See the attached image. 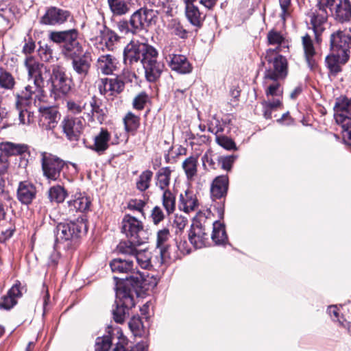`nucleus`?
I'll list each match as a JSON object with an SVG mask.
<instances>
[{
  "label": "nucleus",
  "mask_w": 351,
  "mask_h": 351,
  "mask_svg": "<svg viewBox=\"0 0 351 351\" xmlns=\"http://www.w3.org/2000/svg\"><path fill=\"white\" fill-rule=\"evenodd\" d=\"M157 50L152 45L138 41H130L123 51L124 63L133 68L139 61L145 69V77L149 82H155L164 69V64L157 60Z\"/></svg>",
  "instance_id": "f257e3e1"
},
{
  "label": "nucleus",
  "mask_w": 351,
  "mask_h": 351,
  "mask_svg": "<svg viewBox=\"0 0 351 351\" xmlns=\"http://www.w3.org/2000/svg\"><path fill=\"white\" fill-rule=\"evenodd\" d=\"M143 286V277H131L122 284L117 285L116 290L117 306L113 310V318L117 323L124 322L130 308L134 306V295Z\"/></svg>",
  "instance_id": "f03ea898"
},
{
  "label": "nucleus",
  "mask_w": 351,
  "mask_h": 351,
  "mask_svg": "<svg viewBox=\"0 0 351 351\" xmlns=\"http://www.w3.org/2000/svg\"><path fill=\"white\" fill-rule=\"evenodd\" d=\"M265 68L263 84L268 81H278L287 75V62L285 57L279 54V47L266 51L262 62Z\"/></svg>",
  "instance_id": "7ed1b4c3"
},
{
  "label": "nucleus",
  "mask_w": 351,
  "mask_h": 351,
  "mask_svg": "<svg viewBox=\"0 0 351 351\" xmlns=\"http://www.w3.org/2000/svg\"><path fill=\"white\" fill-rule=\"evenodd\" d=\"M78 32L75 29L65 31H53L49 34V38L55 43L62 44L61 53L64 57L81 55L83 48L77 40Z\"/></svg>",
  "instance_id": "20e7f679"
},
{
  "label": "nucleus",
  "mask_w": 351,
  "mask_h": 351,
  "mask_svg": "<svg viewBox=\"0 0 351 351\" xmlns=\"http://www.w3.org/2000/svg\"><path fill=\"white\" fill-rule=\"evenodd\" d=\"M86 230V224L83 219H77L75 221L60 222L56 226L53 233L55 236V246L66 243V247L76 241L82 231Z\"/></svg>",
  "instance_id": "39448f33"
},
{
  "label": "nucleus",
  "mask_w": 351,
  "mask_h": 351,
  "mask_svg": "<svg viewBox=\"0 0 351 351\" xmlns=\"http://www.w3.org/2000/svg\"><path fill=\"white\" fill-rule=\"evenodd\" d=\"M339 0H317L316 9L310 14L311 24L317 43L321 42L320 36L325 30L329 12L331 13Z\"/></svg>",
  "instance_id": "423d86ee"
},
{
  "label": "nucleus",
  "mask_w": 351,
  "mask_h": 351,
  "mask_svg": "<svg viewBox=\"0 0 351 351\" xmlns=\"http://www.w3.org/2000/svg\"><path fill=\"white\" fill-rule=\"evenodd\" d=\"M330 49L336 53L339 60L346 63L350 57L351 48V27L339 29L330 37Z\"/></svg>",
  "instance_id": "0eeeda50"
},
{
  "label": "nucleus",
  "mask_w": 351,
  "mask_h": 351,
  "mask_svg": "<svg viewBox=\"0 0 351 351\" xmlns=\"http://www.w3.org/2000/svg\"><path fill=\"white\" fill-rule=\"evenodd\" d=\"M121 232L127 238L134 241L138 245L146 242L147 232L144 229L143 222L130 215H125L121 221Z\"/></svg>",
  "instance_id": "6e6552de"
},
{
  "label": "nucleus",
  "mask_w": 351,
  "mask_h": 351,
  "mask_svg": "<svg viewBox=\"0 0 351 351\" xmlns=\"http://www.w3.org/2000/svg\"><path fill=\"white\" fill-rule=\"evenodd\" d=\"M43 175L47 179L56 181L60 176V173L65 165V162L56 156L51 154L43 153L41 158Z\"/></svg>",
  "instance_id": "1a4fd4ad"
},
{
  "label": "nucleus",
  "mask_w": 351,
  "mask_h": 351,
  "mask_svg": "<svg viewBox=\"0 0 351 351\" xmlns=\"http://www.w3.org/2000/svg\"><path fill=\"white\" fill-rule=\"evenodd\" d=\"M25 66L27 70L28 78L43 88L45 80L48 77L50 78L51 75L50 69L36 61L32 56L25 58Z\"/></svg>",
  "instance_id": "9d476101"
},
{
  "label": "nucleus",
  "mask_w": 351,
  "mask_h": 351,
  "mask_svg": "<svg viewBox=\"0 0 351 351\" xmlns=\"http://www.w3.org/2000/svg\"><path fill=\"white\" fill-rule=\"evenodd\" d=\"M110 266L112 272L128 275L125 279L114 277L116 280V288H117V285L125 282L127 280L130 279L131 277L136 278L141 276L143 277V282L145 280L143 274L138 271L136 273L135 272L136 268L134 267V262L132 260L114 258L110 262Z\"/></svg>",
  "instance_id": "9b49d317"
},
{
  "label": "nucleus",
  "mask_w": 351,
  "mask_h": 351,
  "mask_svg": "<svg viewBox=\"0 0 351 351\" xmlns=\"http://www.w3.org/2000/svg\"><path fill=\"white\" fill-rule=\"evenodd\" d=\"M27 146L24 144H16L11 142L0 145V176L5 174L9 167L8 156L22 154L27 151Z\"/></svg>",
  "instance_id": "f8f14e48"
},
{
  "label": "nucleus",
  "mask_w": 351,
  "mask_h": 351,
  "mask_svg": "<svg viewBox=\"0 0 351 351\" xmlns=\"http://www.w3.org/2000/svg\"><path fill=\"white\" fill-rule=\"evenodd\" d=\"M72 19L69 11L57 7H49L40 18V23L46 25H60Z\"/></svg>",
  "instance_id": "ddd939ff"
},
{
  "label": "nucleus",
  "mask_w": 351,
  "mask_h": 351,
  "mask_svg": "<svg viewBox=\"0 0 351 351\" xmlns=\"http://www.w3.org/2000/svg\"><path fill=\"white\" fill-rule=\"evenodd\" d=\"M50 80L53 88L63 95L67 94L71 88L72 80L66 74V69L60 65L52 66Z\"/></svg>",
  "instance_id": "4468645a"
},
{
  "label": "nucleus",
  "mask_w": 351,
  "mask_h": 351,
  "mask_svg": "<svg viewBox=\"0 0 351 351\" xmlns=\"http://www.w3.org/2000/svg\"><path fill=\"white\" fill-rule=\"evenodd\" d=\"M171 45L164 48V53L166 54V59L170 68L181 74L191 73L193 67L187 58L183 55L171 53Z\"/></svg>",
  "instance_id": "2eb2a0df"
},
{
  "label": "nucleus",
  "mask_w": 351,
  "mask_h": 351,
  "mask_svg": "<svg viewBox=\"0 0 351 351\" xmlns=\"http://www.w3.org/2000/svg\"><path fill=\"white\" fill-rule=\"evenodd\" d=\"M265 88L267 100L262 104L270 108H278L282 106V90L278 81H268L267 85L263 84Z\"/></svg>",
  "instance_id": "dca6fc26"
},
{
  "label": "nucleus",
  "mask_w": 351,
  "mask_h": 351,
  "mask_svg": "<svg viewBox=\"0 0 351 351\" xmlns=\"http://www.w3.org/2000/svg\"><path fill=\"white\" fill-rule=\"evenodd\" d=\"M63 132L70 141H76L79 139L84 129L82 117H65L62 122Z\"/></svg>",
  "instance_id": "f3484780"
},
{
  "label": "nucleus",
  "mask_w": 351,
  "mask_h": 351,
  "mask_svg": "<svg viewBox=\"0 0 351 351\" xmlns=\"http://www.w3.org/2000/svg\"><path fill=\"white\" fill-rule=\"evenodd\" d=\"M43 97L44 89L28 78V84L25 86L21 94L18 95L17 101L27 105L32 101L34 102L37 100L41 101Z\"/></svg>",
  "instance_id": "a211bd4d"
},
{
  "label": "nucleus",
  "mask_w": 351,
  "mask_h": 351,
  "mask_svg": "<svg viewBox=\"0 0 351 351\" xmlns=\"http://www.w3.org/2000/svg\"><path fill=\"white\" fill-rule=\"evenodd\" d=\"M66 58L72 60V68L80 80H84L88 75L92 62L90 52Z\"/></svg>",
  "instance_id": "6ab92c4d"
},
{
  "label": "nucleus",
  "mask_w": 351,
  "mask_h": 351,
  "mask_svg": "<svg viewBox=\"0 0 351 351\" xmlns=\"http://www.w3.org/2000/svg\"><path fill=\"white\" fill-rule=\"evenodd\" d=\"M302 45L308 66L311 70L315 69L317 66L319 55L315 50L311 37L308 34L302 37Z\"/></svg>",
  "instance_id": "aec40b11"
},
{
  "label": "nucleus",
  "mask_w": 351,
  "mask_h": 351,
  "mask_svg": "<svg viewBox=\"0 0 351 351\" xmlns=\"http://www.w3.org/2000/svg\"><path fill=\"white\" fill-rule=\"evenodd\" d=\"M85 113L89 122H95L97 120L101 124L106 119L107 110L102 106L99 99L93 97L89 101V108L86 109Z\"/></svg>",
  "instance_id": "412c9836"
},
{
  "label": "nucleus",
  "mask_w": 351,
  "mask_h": 351,
  "mask_svg": "<svg viewBox=\"0 0 351 351\" xmlns=\"http://www.w3.org/2000/svg\"><path fill=\"white\" fill-rule=\"evenodd\" d=\"M334 20L339 23H346L351 21V2L350 0H339L330 13Z\"/></svg>",
  "instance_id": "4be33fe9"
},
{
  "label": "nucleus",
  "mask_w": 351,
  "mask_h": 351,
  "mask_svg": "<svg viewBox=\"0 0 351 351\" xmlns=\"http://www.w3.org/2000/svg\"><path fill=\"white\" fill-rule=\"evenodd\" d=\"M23 289L21 283L19 281H16L8 291L7 294L1 298L0 308L10 310L15 306L17 303V300L23 295Z\"/></svg>",
  "instance_id": "5701e85b"
},
{
  "label": "nucleus",
  "mask_w": 351,
  "mask_h": 351,
  "mask_svg": "<svg viewBox=\"0 0 351 351\" xmlns=\"http://www.w3.org/2000/svg\"><path fill=\"white\" fill-rule=\"evenodd\" d=\"M59 119L58 110L53 108H45L40 110L39 125L47 130H53L57 125Z\"/></svg>",
  "instance_id": "b1692460"
},
{
  "label": "nucleus",
  "mask_w": 351,
  "mask_h": 351,
  "mask_svg": "<svg viewBox=\"0 0 351 351\" xmlns=\"http://www.w3.org/2000/svg\"><path fill=\"white\" fill-rule=\"evenodd\" d=\"M119 36L112 30L104 27L103 29L99 31V35L96 37L97 43H95L97 49H104L112 50L114 43L118 40Z\"/></svg>",
  "instance_id": "393cba45"
},
{
  "label": "nucleus",
  "mask_w": 351,
  "mask_h": 351,
  "mask_svg": "<svg viewBox=\"0 0 351 351\" xmlns=\"http://www.w3.org/2000/svg\"><path fill=\"white\" fill-rule=\"evenodd\" d=\"M36 188L29 181L21 182L17 189V198L23 204L28 205L36 196Z\"/></svg>",
  "instance_id": "a878e982"
},
{
  "label": "nucleus",
  "mask_w": 351,
  "mask_h": 351,
  "mask_svg": "<svg viewBox=\"0 0 351 351\" xmlns=\"http://www.w3.org/2000/svg\"><path fill=\"white\" fill-rule=\"evenodd\" d=\"M189 239L195 248H202L206 245L208 236L202 224H196L192 226Z\"/></svg>",
  "instance_id": "bb28decb"
},
{
  "label": "nucleus",
  "mask_w": 351,
  "mask_h": 351,
  "mask_svg": "<svg viewBox=\"0 0 351 351\" xmlns=\"http://www.w3.org/2000/svg\"><path fill=\"white\" fill-rule=\"evenodd\" d=\"M229 180L226 175L216 177L210 186V194L213 198L221 199L225 197L228 189Z\"/></svg>",
  "instance_id": "cd10ccee"
},
{
  "label": "nucleus",
  "mask_w": 351,
  "mask_h": 351,
  "mask_svg": "<svg viewBox=\"0 0 351 351\" xmlns=\"http://www.w3.org/2000/svg\"><path fill=\"white\" fill-rule=\"evenodd\" d=\"M117 59L110 54L100 56L97 61V69L104 75H110L117 69Z\"/></svg>",
  "instance_id": "c85d7f7f"
},
{
  "label": "nucleus",
  "mask_w": 351,
  "mask_h": 351,
  "mask_svg": "<svg viewBox=\"0 0 351 351\" xmlns=\"http://www.w3.org/2000/svg\"><path fill=\"white\" fill-rule=\"evenodd\" d=\"M110 134L106 129L101 128L99 133L94 138V144L91 149L99 154H102L108 149L109 141L110 140Z\"/></svg>",
  "instance_id": "c756f323"
},
{
  "label": "nucleus",
  "mask_w": 351,
  "mask_h": 351,
  "mask_svg": "<svg viewBox=\"0 0 351 351\" xmlns=\"http://www.w3.org/2000/svg\"><path fill=\"white\" fill-rule=\"evenodd\" d=\"M179 208L184 213H189L198 207L197 199L192 192L186 191L180 195Z\"/></svg>",
  "instance_id": "7c9ffc66"
},
{
  "label": "nucleus",
  "mask_w": 351,
  "mask_h": 351,
  "mask_svg": "<svg viewBox=\"0 0 351 351\" xmlns=\"http://www.w3.org/2000/svg\"><path fill=\"white\" fill-rule=\"evenodd\" d=\"M170 232L167 228H164L157 232L156 247L160 250V254L162 259L169 256L167 253L168 245L167 242L169 239Z\"/></svg>",
  "instance_id": "2f4dec72"
},
{
  "label": "nucleus",
  "mask_w": 351,
  "mask_h": 351,
  "mask_svg": "<svg viewBox=\"0 0 351 351\" xmlns=\"http://www.w3.org/2000/svg\"><path fill=\"white\" fill-rule=\"evenodd\" d=\"M90 202L88 197L81 195L67 202L69 212L73 213L75 211L84 212L88 210Z\"/></svg>",
  "instance_id": "473e14b6"
},
{
  "label": "nucleus",
  "mask_w": 351,
  "mask_h": 351,
  "mask_svg": "<svg viewBox=\"0 0 351 351\" xmlns=\"http://www.w3.org/2000/svg\"><path fill=\"white\" fill-rule=\"evenodd\" d=\"M171 170L169 167H162L156 173V185L162 191L169 190Z\"/></svg>",
  "instance_id": "72a5a7b5"
},
{
  "label": "nucleus",
  "mask_w": 351,
  "mask_h": 351,
  "mask_svg": "<svg viewBox=\"0 0 351 351\" xmlns=\"http://www.w3.org/2000/svg\"><path fill=\"white\" fill-rule=\"evenodd\" d=\"M347 114H335L336 122L341 125L344 139L351 141V117Z\"/></svg>",
  "instance_id": "f704fd0d"
},
{
  "label": "nucleus",
  "mask_w": 351,
  "mask_h": 351,
  "mask_svg": "<svg viewBox=\"0 0 351 351\" xmlns=\"http://www.w3.org/2000/svg\"><path fill=\"white\" fill-rule=\"evenodd\" d=\"M108 3L114 16L125 15L130 11L129 3L125 0H108Z\"/></svg>",
  "instance_id": "c9c22d12"
},
{
  "label": "nucleus",
  "mask_w": 351,
  "mask_h": 351,
  "mask_svg": "<svg viewBox=\"0 0 351 351\" xmlns=\"http://www.w3.org/2000/svg\"><path fill=\"white\" fill-rule=\"evenodd\" d=\"M130 25L132 27V29L136 30V32L147 27L142 8L138 9L131 15Z\"/></svg>",
  "instance_id": "e433bc0d"
},
{
  "label": "nucleus",
  "mask_w": 351,
  "mask_h": 351,
  "mask_svg": "<svg viewBox=\"0 0 351 351\" xmlns=\"http://www.w3.org/2000/svg\"><path fill=\"white\" fill-rule=\"evenodd\" d=\"M134 257L141 268L144 269H150L152 267L151 262L152 253L149 250H137Z\"/></svg>",
  "instance_id": "4c0bfd02"
},
{
  "label": "nucleus",
  "mask_w": 351,
  "mask_h": 351,
  "mask_svg": "<svg viewBox=\"0 0 351 351\" xmlns=\"http://www.w3.org/2000/svg\"><path fill=\"white\" fill-rule=\"evenodd\" d=\"M211 238L217 245L225 243L228 237L225 227L223 224L217 221L213 223V230Z\"/></svg>",
  "instance_id": "58836bf2"
},
{
  "label": "nucleus",
  "mask_w": 351,
  "mask_h": 351,
  "mask_svg": "<svg viewBox=\"0 0 351 351\" xmlns=\"http://www.w3.org/2000/svg\"><path fill=\"white\" fill-rule=\"evenodd\" d=\"M182 168L184 170L186 178L191 180L196 176L197 171V157L190 156L182 162Z\"/></svg>",
  "instance_id": "ea45409f"
},
{
  "label": "nucleus",
  "mask_w": 351,
  "mask_h": 351,
  "mask_svg": "<svg viewBox=\"0 0 351 351\" xmlns=\"http://www.w3.org/2000/svg\"><path fill=\"white\" fill-rule=\"evenodd\" d=\"M23 105L25 104L23 103H19V101H16V103L19 123L22 125H30L34 122V114L26 108H23L22 107Z\"/></svg>",
  "instance_id": "a19ab883"
},
{
  "label": "nucleus",
  "mask_w": 351,
  "mask_h": 351,
  "mask_svg": "<svg viewBox=\"0 0 351 351\" xmlns=\"http://www.w3.org/2000/svg\"><path fill=\"white\" fill-rule=\"evenodd\" d=\"M185 12L187 19L192 25L197 27L201 25L203 18L201 16V13L197 6H187L185 8Z\"/></svg>",
  "instance_id": "79ce46f5"
},
{
  "label": "nucleus",
  "mask_w": 351,
  "mask_h": 351,
  "mask_svg": "<svg viewBox=\"0 0 351 351\" xmlns=\"http://www.w3.org/2000/svg\"><path fill=\"white\" fill-rule=\"evenodd\" d=\"M334 110L335 112V114L351 115V107L350 106L348 98L346 96H341L337 98Z\"/></svg>",
  "instance_id": "37998d69"
},
{
  "label": "nucleus",
  "mask_w": 351,
  "mask_h": 351,
  "mask_svg": "<svg viewBox=\"0 0 351 351\" xmlns=\"http://www.w3.org/2000/svg\"><path fill=\"white\" fill-rule=\"evenodd\" d=\"M136 245H138L134 241L128 239L121 241L117 247V252L122 254L134 256L137 252Z\"/></svg>",
  "instance_id": "c03bdc74"
},
{
  "label": "nucleus",
  "mask_w": 351,
  "mask_h": 351,
  "mask_svg": "<svg viewBox=\"0 0 351 351\" xmlns=\"http://www.w3.org/2000/svg\"><path fill=\"white\" fill-rule=\"evenodd\" d=\"M67 195L66 191L60 185L53 186L49 190V198L51 202H63Z\"/></svg>",
  "instance_id": "a18cd8bd"
},
{
  "label": "nucleus",
  "mask_w": 351,
  "mask_h": 351,
  "mask_svg": "<svg viewBox=\"0 0 351 351\" xmlns=\"http://www.w3.org/2000/svg\"><path fill=\"white\" fill-rule=\"evenodd\" d=\"M162 202V206L168 215H170L175 211L176 197L169 190H165L163 191Z\"/></svg>",
  "instance_id": "49530a36"
},
{
  "label": "nucleus",
  "mask_w": 351,
  "mask_h": 351,
  "mask_svg": "<svg viewBox=\"0 0 351 351\" xmlns=\"http://www.w3.org/2000/svg\"><path fill=\"white\" fill-rule=\"evenodd\" d=\"M167 29L171 34L178 36L180 38L187 37V32L184 29L180 22L177 19H171L167 25Z\"/></svg>",
  "instance_id": "de8ad7c7"
},
{
  "label": "nucleus",
  "mask_w": 351,
  "mask_h": 351,
  "mask_svg": "<svg viewBox=\"0 0 351 351\" xmlns=\"http://www.w3.org/2000/svg\"><path fill=\"white\" fill-rule=\"evenodd\" d=\"M153 176V173L150 170L143 171L136 182V188L141 191H145L150 186V182Z\"/></svg>",
  "instance_id": "09e8293b"
},
{
  "label": "nucleus",
  "mask_w": 351,
  "mask_h": 351,
  "mask_svg": "<svg viewBox=\"0 0 351 351\" xmlns=\"http://www.w3.org/2000/svg\"><path fill=\"white\" fill-rule=\"evenodd\" d=\"M15 84L14 78L11 73L3 70L0 69V87L5 89H12Z\"/></svg>",
  "instance_id": "8fccbe9b"
},
{
  "label": "nucleus",
  "mask_w": 351,
  "mask_h": 351,
  "mask_svg": "<svg viewBox=\"0 0 351 351\" xmlns=\"http://www.w3.org/2000/svg\"><path fill=\"white\" fill-rule=\"evenodd\" d=\"M224 130V123L217 118L216 115L212 117L208 123V131L213 134L219 135V133Z\"/></svg>",
  "instance_id": "3c124183"
},
{
  "label": "nucleus",
  "mask_w": 351,
  "mask_h": 351,
  "mask_svg": "<svg viewBox=\"0 0 351 351\" xmlns=\"http://www.w3.org/2000/svg\"><path fill=\"white\" fill-rule=\"evenodd\" d=\"M123 121L125 130L128 132H134L138 128L139 118L132 112H128Z\"/></svg>",
  "instance_id": "603ef678"
},
{
  "label": "nucleus",
  "mask_w": 351,
  "mask_h": 351,
  "mask_svg": "<svg viewBox=\"0 0 351 351\" xmlns=\"http://www.w3.org/2000/svg\"><path fill=\"white\" fill-rule=\"evenodd\" d=\"M112 346V337L110 335L99 337L96 339V351H109Z\"/></svg>",
  "instance_id": "864d4df0"
},
{
  "label": "nucleus",
  "mask_w": 351,
  "mask_h": 351,
  "mask_svg": "<svg viewBox=\"0 0 351 351\" xmlns=\"http://www.w3.org/2000/svg\"><path fill=\"white\" fill-rule=\"evenodd\" d=\"M145 21L147 27L152 24H156L158 20V14L160 12H165V10H160L159 9H148L147 8H142Z\"/></svg>",
  "instance_id": "5fc2aeb1"
},
{
  "label": "nucleus",
  "mask_w": 351,
  "mask_h": 351,
  "mask_svg": "<svg viewBox=\"0 0 351 351\" xmlns=\"http://www.w3.org/2000/svg\"><path fill=\"white\" fill-rule=\"evenodd\" d=\"M86 103H84L82 101H75L73 100H68L66 101V108L70 113L77 114L82 112V110H86Z\"/></svg>",
  "instance_id": "6e6d98bb"
},
{
  "label": "nucleus",
  "mask_w": 351,
  "mask_h": 351,
  "mask_svg": "<svg viewBox=\"0 0 351 351\" xmlns=\"http://www.w3.org/2000/svg\"><path fill=\"white\" fill-rule=\"evenodd\" d=\"M111 79L102 78L98 82L99 93L103 95H113Z\"/></svg>",
  "instance_id": "4d7b16f0"
},
{
  "label": "nucleus",
  "mask_w": 351,
  "mask_h": 351,
  "mask_svg": "<svg viewBox=\"0 0 351 351\" xmlns=\"http://www.w3.org/2000/svg\"><path fill=\"white\" fill-rule=\"evenodd\" d=\"M216 143L226 149L231 150L236 148L234 142L230 138L224 135H217L215 136Z\"/></svg>",
  "instance_id": "13d9d810"
},
{
  "label": "nucleus",
  "mask_w": 351,
  "mask_h": 351,
  "mask_svg": "<svg viewBox=\"0 0 351 351\" xmlns=\"http://www.w3.org/2000/svg\"><path fill=\"white\" fill-rule=\"evenodd\" d=\"M267 40L269 45H277L280 51V45L284 41V38L280 32L275 30H271L267 34Z\"/></svg>",
  "instance_id": "bf43d9fd"
},
{
  "label": "nucleus",
  "mask_w": 351,
  "mask_h": 351,
  "mask_svg": "<svg viewBox=\"0 0 351 351\" xmlns=\"http://www.w3.org/2000/svg\"><path fill=\"white\" fill-rule=\"evenodd\" d=\"M145 3L149 6L159 9L160 10H165V13L169 14L170 9L169 3L166 0H145Z\"/></svg>",
  "instance_id": "052dcab7"
},
{
  "label": "nucleus",
  "mask_w": 351,
  "mask_h": 351,
  "mask_svg": "<svg viewBox=\"0 0 351 351\" xmlns=\"http://www.w3.org/2000/svg\"><path fill=\"white\" fill-rule=\"evenodd\" d=\"M149 101V96L145 92L138 94L133 100V107L136 110H142Z\"/></svg>",
  "instance_id": "680f3d73"
},
{
  "label": "nucleus",
  "mask_w": 351,
  "mask_h": 351,
  "mask_svg": "<svg viewBox=\"0 0 351 351\" xmlns=\"http://www.w3.org/2000/svg\"><path fill=\"white\" fill-rule=\"evenodd\" d=\"M326 62L331 74L336 75L341 71V68L335 56H328Z\"/></svg>",
  "instance_id": "e2e57ef3"
},
{
  "label": "nucleus",
  "mask_w": 351,
  "mask_h": 351,
  "mask_svg": "<svg viewBox=\"0 0 351 351\" xmlns=\"http://www.w3.org/2000/svg\"><path fill=\"white\" fill-rule=\"evenodd\" d=\"M235 159L236 156L234 155L219 156L218 158V162L221 165V167L223 169L229 171L231 170Z\"/></svg>",
  "instance_id": "0e129e2a"
},
{
  "label": "nucleus",
  "mask_w": 351,
  "mask_h": 351,
  "mask_svg": "<svg viewBox=\"0 0 351 351\" xmlns=\"http://www.w3.org/2000/svg\"><path fill=\"white\" fill-rule=\"evenodd\" d=\"M165 213L162 208L156 206L153 208L151 213V218L154 225H158L165 219Z\"/></svg>",
  "instance_id": "69168bd1"
},
{
  "label": "nucleus",
  "mask_w": 351,
  "mask_h": 351,
  "mask_svg": "<svg viewBox=\"0 0 351 351\" xmlns=\"http://www.w3.org/2000/svg\"><path fill=\"white\" fill-rule=\"evenodd\" d=\"M117 27L120 32L123 34L131 33L134 34L137 33L136 30L132 29V27L130 25V20L129 21L121 20L117 23Z\"/></svg>",
  "instance_id": "338daca9"
},
{
  "label": "nucleus",
  "mask_w": 351,
  "mask_h": 351,
  "mask_svg": "<svg viewBox=\"0 0 351 351\" xmlns=\"http://www.w3.org/2000/svg\"><path fill=\"white\" fill-rule=\"evenodd\" d=\"M291 0H279L281 13L280 14L281 19L285 21L286 18L289 15V8Z\"/></svg>",
  "instance_id": "774afa93"
}]
</instances>
